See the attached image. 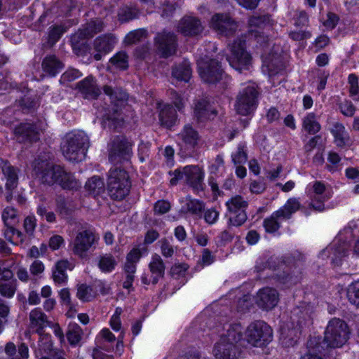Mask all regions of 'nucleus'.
I'll list each match as a JSON object with an SVG mask.
<instances>
[{"mask_svg":"<svg viewBox=\"0 0 359 359\" xmlns=\"http://www.w3.org/2000/svg\"><path fill=\"white\" fill-rule=\"evenodd\" d=\"M77 88L82 97L85 99L95 100L101 93L96 80L91 76H87L79 82Z\"/></svg>","mask_w":359,"mask_h":359,"instance_id":"23","label":"nucleus"},{"mask_svg":"<svg viewBox=\"0 0 359 359\" xmlns=\"http://www.w3.org/2000/svg\"><path fill=\"white\" fill-rule=\"evenodd\" d=\"M83 331L80 326L76 323L70 324L66 333L69 343L75 346L79 344L81 339Z\"/></svg>","mask_w":359,"mask_h":359,"instance_id":"43","label":"nucleus"},{"mask_svg":"<svg viewBox=\"0 0 359 359\" xmlns=\"http://www.w3.org/2000/svg\"><path fill=\"white\" fill-rule=\"evenodd\" d=\"M117 39L113 34L107 33L96 37L93 42V49L96 53L93 55L95 60L99 61L103 55H107L113 50Z\"/></svg>","mask_w":359,"mask_h":359,"instance_id":"18","label":"nucleus"},{"mask_svg":"<svg viewBox=\"0 0 359 359\" xmlns=\"http://www.w3.org/2000/svg\"><path fill=\"white\" fill-rule=\"evenodd\" d=\"M81 74L76 69H67L62 74L60 81L62 82H70L81 76Z\"/></svg>","mask_w":359,"mask_h":359,"instance_id":"58","label":"nucleus"},{"mask_svg":"<svg viewBox=\"0 0 359 359\" xmlns=\"http://www.w3.org/2000/svg\"><path fill=\"white\" fill-rule=\"evenodd\" d=\"M89 146V137L83 131H72L62 138L61 151L67 161L80 162L86 158Z\"/></svg>","mask_w":359,"mask_h":359,"instance_id":"2","label":"nucleus"},{"mask_svg":"<svg viewBox=\"0 0 359 359\" xmlns=\"http://www.w3.org/2000/svg\"><path fill=\"white\" fill-rule=\"evenodd\" d=\"M302 126L305 131L311 135L317 133L321 128L314 113H309L303 118Z\"/></svg>","mask_w":359,"mask_h":359,"instance_id":"40","label":"nucleus"},{"mask_svg":"<svg viewBox=\"0 0 359 359\" xmlns=\"http://www.w3.org/2000/svg\"><path fill=\"white\" fill-rule=\"evenodd\" d=\"M302 208L298 198H290L285 205L276 211V215H280L283 219H290L292 215Z\"/></svg>","mask_w":359,"mask_h":359,"instance_id":"30","label":"nucleus"},{"mask_svg":"<svg viewBox=\"0 0 359 359\" xmlns=\"http://www.w3.org/2000/svg\"><path fill=\"white\" fill-rule=\"evenodd\" d=\"M34 170L41 182L48 185L58 184L65 171V169L60 165L46 162L39 163L35 166Z\"/></svg>","mask_w":359,"mask_h":359,"instance_id":"13","label":"nucleus"},{"mask_svg":"<svg viewBox=\"0 0 359 359\" xmlns=\"http://www.w3.org/2000/svg\"><path fill=\"white\" fill-rule=\"evenodd\" d=\"M231 158L235 165L243 164L247 161V146L245 142H241L238 145L236 151L231 154Z\"/></svg>","mask_w":359,"mask_h":359,"instance_id":"44","label":"nucleus"},{"mask_svg":"<svg viewBox=\"0 0 359 359\" xmlns=\"http://www.w3.org/2000/svg\"><path fill=\"white\" fill-rule=\"evenodd\" d=\"M149 269L151 272V278H149L147 275L144 274L141 279L144 285L157 284L159 279L163 278L165 276V265L161 258L158 254H154L151 256V261L149 264Z\"/></svg>","mask_w":359,"mask_h":359,"instance_id":"19","label":"nucleus"},{"mask_svg":"<svg viewBox=\"0 0 359 359\" xmlns=\"http://www.w3.org/2000/svg\"><path fill=\"white\" fill-rule=\"evenodd\" d=\"M205 26L201 20L196 16L184 15L176 26L177 31L184 36L197 37L204 31Z\"/></svg>","mask_w":359,"mask_h":359,"instance_id":"14","label":"nucleus"},{"mask_svg":"<svg viewBox=\"0 0 359 359\" xmlns=\"http://www.w3.org/2000/svg\"><path fill=\"white\" fill-rule=\"evenodd\" d=\"M262 69L263 72H267L269 76H272L283 69V65L278 58H274L269 62H265Z\"/></svg>","mask_w":359,"mask_h":359,"instance_id":"46","label":"nucleus"},{"mask_svg":"<svg viewBox=\"0 0 359 359\" xmlns=\"http://www.w3.org/2000/svg\"><path fill=\"white\" fill-rule=\"evenodd\" d=\"M184 182L194 190L203 189L204 173L198 165L184 167Z\"/></svg>","mask_w":359,"mask_h":359,"instance_id":"21","label":"nucleus"},{"mask_svg":"<svg viewBox=\"0 0 359 359\" xmlns=\"http://www.w3.org/2000/svg\"><path fill=\"white\" fill-rule=\"evenodd\" d=\"M218 217L219 212L213 208L207 210L204 213V219L210 224L215 223Z\"/></svg>","mask_w":359,"mask_h":359,"instance_id":"63","label":"nucleus"},{"mask_svg":"<svg viewBox=\"0 0 359 359\" xmlns=\"http://www.w3.org/2000/svg\"><path fill=\"white\" fill-rule=\"evenodd\" d=\"M17 210L13 208V207H10V206H8L6 207L3 212H2V218H3V220L6 223L9 219L10 220H13L16 218L17 217Z\"/></svg>","mask_w":359,"mask_h":359,"instance_id":"64","label":"nucleus"},{"mask_svg":"<svg viewBox=\"0 0 359 359\" xmlns=\"http://www.w3.org/2000/svg\"><path fill=\"white\" fill-rule=\"evenodd\" d=\"M56 211L63 217L69 215V210L67 206V203L65 197L58 196L56 199Z\"/></svg>","mask_w":359,"mask_h":359,"instance_id":"54","label":"nucleus"},{"mask_svg":"<svg viewBox=\"0 0 359 359\" xmlns=\"http://www.w3.org/2000/svg\"><path fill=\"white\" fill-rule=\"evenodd\" d=\"M258 91L254 86H248L241 90L236 95V111L243 116L253 112L257 106Z\"/></svg>","mask_w":359,"mask_h":359,"instance_id":"8","label":"nucleus"},{"mask_svg":"<svg viewBox=\"0 0 359 359\" xmlns=\"http://www.w3.org/2000/svg\"><path fill=\"white\" fill-rule=\"evenodd\" d=\"M41 67L45 73L55 76L63 68V64L55 55H50L44 57Z\"/></svg>","mask_w":359,"mask_h":359,"instance_id":"28","label":"nucleus"},{"mask_svg":"<svg viewBox=\"0 0 359 359\" xmlns=\"http://www.w3.org/2000/svg\"><path fill=\"white\" fill-rule=\"evenodd\" d=\"M2 172L6 179V189L13 190L18 184V175L15 168L11 165L5 163L2 166Z\"/></svg>","mask_w":359,"mask_h":359,"instance_id":"39","label":"nucleus"},{"mask_svg":"<svg viewBox=\"0 0 359 359\" xmlns=\"http://www.w3.org/2000/svg\"><path fill=\"white\" fill-rule=\"evenodd\" d=\"M76 297L83 302H90L93 298L92 287L86 284H81L77 287Z\"/></svg>","mask_w":359,"mask_h":359,"instance_id":"49","label":"nucleus"},{"mask_svg":"<svg viewBox=\"0 0 359 359\" xmlns=\"http://www.w3.org/2000/svg\"><path fill=\"white\" fill-rule=\"evenodd\" d=\"M103 90L104 93L108 95L111 100H123L126 99L127 97V95L125 92L122 90L117 91L109 86H104L103 87Z\"/></svg>","mask_w":359,"mask_h":359,"instance_id":"52","label":"nucleus"},{"mask_svg":"<svg viewBox=\"0 0 359 359\" xmlns=\"http://www.w3.org/2000/svg\"><path fill=\"white\" fill-rule=\"evenodd\" d=\"M341 112L346 116L351 117L354 115L355 107L353 104L348 100H345L339 104Z\"/></svg>","mask_w":359,"mask_h":359,"instance_id":"56","label":"nucleus"},{"mask_svg":"<svg viewBox=\"0 0 359 359\" xmlns=\"http://www.w3.org/2000/svg\"><path fill=\"white\" fill-rule=\"evenodd\" d=\"M348 249V243L344 242L339 245L334 244L333 248L332 262L337 266L341 264V259L347 255Z\"/></svg>","mask_w":359,"mask_h":359,"instance_id":"48","label":"nucleus"},{"mask_svg":"<svg viewBox=\"0 0 359 359\" xmlns=\"http://www.w3.org/2000/svg\"><path fill=\"white\" fill-rule=\"evenodd\" d=\"M128 55L125 51L116 53L109 60L111 65L121 69L128 67Z\"/></svg>","mask_w":359,"mask_h":359,"instance_id":"47","label":"nucleus"},{"mask_svg":"<svg viewBox=\"0 0 359 359\" xmlns=\"http://www.w3.org/2000/svg\"><path fill=\"white\" fill-rule=\"evenodd\" d=\"M228 212L231 214L229 219V225L240 226L247 220L246 209L248 202L242 196L236 195L226 202Z\"/></svg>","mask_w":359,"mask_h":359,"instance_id":"9","label":"nucleus"},{"mask_svg":"<svg viewBox=\"0 0 359 359\" xmlns=\"http://www.w3.org/2000/svg\"><path fill=\"white\" fill-rule=\"evenodd\" d=\"M245 41L240 38L229 44L231 55L226 60L231 67L240 72L248 70L251 65V56L245 50Z\"/></svg>","mask_w":359,"mask_h":359,"instance_id":"6","label":"nucleus"},{"mask_svg":"<svg viewBox=\"0 0 359 359\" xmlns=\"http://www.w3.org/2000/svg\"><path fill=\"white\" fill-rule=\"evenodd\" d=\"M131 145L125 137H115L111 144L109 159L111 163L121 162L130 156Z\"/></svg>","mask_w":359,"mask_h":359,"instance_id":"17","label":"nucleus"},{"mask_svg":"<svg viewBox=\"0 0 359 359\" xmlns=\"http://www.w3.org/2000/svg\"><path fill=\"white\" fill-rule=\"evenodd\" d=\"M107 186L112 199H123L129 194L131 187L128 173L121 168H111L108 172Z\"/></svg>","mask_w":359,"mask_h":359,"instance_id":"3","label":"nucleus"},{"mask_svg":"<svg viewBox=\"0 0 359 359\" xmlns=\"http://www.w3.org/2000/svg\"><path fill=\"white\" fill-rule=\"evenodd\" d=\"M280 219H283L282 217L276 215V211L269 217L266 218L263 222L266 231L271 233L277 231L280 227Z\"/></svg>","mask_w":359,"mask_h":359,"instance_id":"45","label":"nucleus"},{"mask_svg":"<svg viewBox=\"0 0 359 359\" xmlns=\"http://www.w3.org/2000/svg\"><path fill=\"white\" fill-rule=\"evenodd\" d=\"M210 27L217 34L230 37L237 33L239 24L235 19L226 13H216L211 18Z\"/></svg>","mask_w":359,"mask_h":359,"instance_id":"10","label":"nucleus"},{"mask_svg":"<svg viewBox=\"0 0 359 359\" xmlns=\"http://www.w3.org/2000/svg\"><path fill=\"white\" fill-rule=\"evenodd\" d=\"M242 338L241 324L229 326L226 334L221 336L214 345L213 355L216 359H238L241 348L238 345Z\"/></svg>","mask_w":359,"mask_h":359,"instance_id":"1","label":"nucleus"},{"mask_svg":"<svg viewBox=\"0 0 359 359\" xmlns=\"http://www.w3.org/2000/svg\"><path fill=\"white\" fill-rule=\"evenodd\" d=\"M98 240V235L91 229L79 231L74 241L73 252L81 258H85L88 250L95 248Z\"/></svg>","mask_w":359,"mask_h":359,"instance_id":"11","label":"nucleus"},{"mask_svg":"<svg viewBox=\"0 0 359 359\" xmlns=\"http://www.w3.org/2000/svg\"><path fill=\"white\" fill-rule=\"evenodd\" d=\"M69 263L67 260L58 261L55 266L53 271V279L57 284H62L67 282V275L66 270L69 268Z\"/></svg>","mask_w":359,"mask_h":359,"instance_id":"37","label":"nucleus"},{"mask_svg":"<svg viewBox=\"0 0 359 359\" xmlns=\"http://www.w3.org/2000/svg\"><path fill=\"white\" fill-rule=\"evenodd\" d=\"M118 16L120 21L127 22L135 18L137 13L130 8H123L119 11Z\"/></svg>","mask_w":359,"mask_h":359,"instance_id":"55","label":"nucleus"},{"mask_svg":"<svg viewBox=\"0 0 359 359\" xmlns=\"http://www.w3.org/2000/svg\"><path fill=\"white\" fill-rule=\"evenodd\" d=\"M46 126V124L41 121L21 123L15 128L14 135L18 142H36L40 140Z\"/></svg>","mask_w":359,"mask_h":359,"instance_id":"7","label":"nucleus"},{"mask_svg":"<svg viewBox=\"0 0 359 359\" xmlns=\"http://www.w3.org/2000/svg\"><path fill=\"white\" fill-rule=\"evenodd\" d=\"M331 133L334 137V142L338 147H344L350 143L349 135L342 123H334L331 129Z\"/></svg>","mask_w":359,"mask_h":359,"instance_id":"32","label":"nucleus"},{"mask_svg":"<svg viewBox=\"0 0 359 359\" xmlns=\"http://www.w3.org/2000/svg\"><path fill=\"white\" fill-rule=\"evenodd\" d=\"M42 339L46 340V343L48 344V348L50 349V355L53 359H65V353L60 350H51L50 346H52L51 341L48 336L43 337Z\"/></svg>","mask_w":359,"mask_h":359,"instance_id":"61","label":"nucleus"},{"mask_svg":"<svg viewBox=\"0 0 359 359\" xmlns=\"http://www.w3.org/2000/svg\"><path fill=\"white\" fill-rule=\"evenodd\" d=\"M177 136L184 147L191 149H194L201 141L198 132L190 124H186Z\"/></svg>","mask_w":359,"mask_h":359,"instance_id":"24","label":"nucleus"},{"mask_svg":"<svg viewBox=\"0 0 359 359\" xmlns=\"http://www.w3.org/2000/svg\"><path fill=\"white\" fill-rule=\"evenodd\" d=\"M58 184L64 189L76 190L81 187V183L77 180L74 176L65 170L64 175L60 177Z\"/></svg>","mask_w":359,"mask_h":359,"instance_id":"41","label":"nucleus"},{"mask_svg":"<svg viewBox=\"0 0 359 359\" xmlns=\"http://www.w3.org/2000/svg\"><path fill=\"white\" fill-rule=\"evenodd\" d=\"M117 264L115 258L110 254H105L99 257L98 267L104 273L112 271Z\"/></svg>","mask_w":359,"mask_h":359,"instance_id":"42","label":"nucleus"},{"mask_svg":"<svg viewBox=\"0 0 359 359\" xmlns=\"http://www.w3.org/2000/svg\"><path fill=\"white\" fill-rule=\"evenodd\" d=\"M159 120L162 126L170 128L177 123V115L175 109L170 105H164L159 112Z\"/></svg>","mask_w":359,"mask_h":359,"instance_id":"27","label":"nucleus"},{"mask_svg":"<svg viewBox=\"0 0 359 359\" xmlns=\"http://www.w3.org/2000/svg\"><path fill=\"white\" fill-rule=\"evenodd\" d=\"M205 209V204L196 199H192L190 196L187 198L186 203L183 206L182 211L185 213H190L197 219L201 218L202 212Z\"/></svg>","mask_w":359,"mask_h":359,"instance_id":"34","label":"nucleus"},{"mask_svg":"<svg viewBox=\"0 0 359 359\" xmlns=\"http://www.w3.org/2000/svg\"><path fill=\"white\" fill-rule=\"evenodd\" d=\"M192 71L187 60L175 65L172 67V76L179 81L188 82L191 77Z\"/></svg>","mask_w":359,"mask_h":359,"instance_id":"29","label":"nucleus"},{"mask_svg":"<svg viewBox=\"0 0 359 359\" xmlns=\"http://www.w3.org/2000/svg\"><path fill=\"white\" fill-rule=\"evenodd\" d=\"M339 20L338 16L333 13H328L327 14V19L324 21L323 25L328 29H334Z\"/></svg>","mask_w":359,"mask_h":359,"instance_id":"62","label":"nucleus"},{"mask_svg":"<svg viewBox=\"0 0 359 359\" xmlns=\"http://www.w3.org/2000/svg\"><path fill=\"white\" fill-rule=\"evenodd\" d=\"M88 193L94 196H98L104 191L103 180L98 176H93L88 180L85 186Z\"/></svg>","mask_w":359,"mask_h":359,"instance_id":"38","label":"nucleus"},{"mask_svg":"<svg viewBox=\"0 0 359 359\" xmlns=\"http://www.w3.org/2000/svg\"><path fill=\"white\" fill-rule=\"evenodd\" d=\"M347 324L341 319H331L326 327L324 342L327 346L337 348L342 346L348 338Z\"/></svg>","mask_w":359,"mask_h":359,"instance_id":"4","label":"nucleus"},{"mask_svg":"<svg viewBox=\"0 0 359 359\" xmlns=\"http://www.w3.org/2000/svg\"><path fill=\"white\" fill-rule=\"evenodd\" d=\"M307 348L308 351L299 359H324L322 353L323 346L316 337L307 341Z\"/></svg>","mask_w":359,"mask_h":359,"instance_id":"33","label":"nucleus"},{"mask_svg":"<svg viewBox=\"0 0 359 359\" xmlns=\"http://www.w3.org/2000/svg\"><path fill=\"white\" fill-rule=\"evenodd\" d=\"M279 301V294L276 290L272 287L260 289L256 297V303L259 307L265 310L273 309Z\"/></svg>","mask_w":359,"mask_h":359,"instance_id":"20","label":"nucleus"},{"mask_svg":"<svg viewBox=\"0 0 359 359\" xmlns=\"http://www.w3.org/2000/svg\"><path fill=\"white\" fill-rule=\"evenodd\" d=\"M170 209V204L164 200L158 201L154 208L156 214L163 215L168 212Z\"/></svg>","mask_w":359,"mask_h":359,"instance_id":"59","label":"nucleus"},{"mask_svg":"<svg viewBox=\"0 0 359 359\" xmlns=\"http://www.w3.org/2000/svg\"><path fill=\"white\" fill-rule=\"evenodd\" d=\"M146 35V32L143 29H137L128 33L126 38L125 41L128 44H133L141 40Z\"/></svg>","mask_w":359,"mask_h":359,"instance_id":"53","label":"nucleus"},{"mask_svg":"<svg viewBox=\"0 0 359 359\" xmlns=\"http://www.w3.org/2000/svg\"><path fill=\"white\" fill-rule=\"evenodd\" d=\"M155 45L163 57L174 55L177 50V36L170 32L163 31L156 34Z\"/></svg>","mask_w":359,"mask_h":359,"instance_id":"16","label":"nucleus"},{"mask_svg":"<svg viewBox=\"0 0 359 359\" xmlns=\"http://www.w3.org/2000/svg\"><path fill=\"white\" fill-rule=\"evenodd\" d=\"M217 111L206 99H200L196 101L194 107V116L199 121L210 118L215 116Z\"/></svg>","mask_w":359,"mask_h":359,"instance_id":"26","label":"nucleus"},{"mask_svg":"<svg viewBox=\"0 0 359 359\" xmlns=\"http://www.w3.org/2000/svg\"><path fill=\"white\" fill-rule=\"evenodd\" d=\"M269 22V17L268 15H252L248 19L249 33L251 36H254L260 44L267 42L269 39L261 34L257 29H262Z\"/></svg>","mask_w":359,"mask_h":359,"instance_id":"22","label":"nucleus"},{"mask_svg":"<svg viewBox=\"0 0 359 359\" xmlns=\"http://www.w3.org/2000/svg\"><path fill=\"white\" fill-rule=\"evenodd\" d=\"M348 302L359 307V280L352 283L347 289Z\"/></svg>","mask_w":359,"mask_h":359,"instance_id":"50","label":"nucleus"},{"mask_svg":"<svg viewBox=\"0 0 359 359\" xmlns=\"http://www.w3.org/2000/svg\"><path fill=\"white\" fill-rule=\"evenodd\" d=\"M4 351L9 359H28L29 357V347L25 342H20L16 346L9 341L5 345Z\"/></svg>","mask_w":359,"mask_h":359,"instance_id":"25","label":"nucleus"},{"mask_svg":"<svg viewBox=\"0 0 359 359\" xmlns=\"http://www.w3.org/2000/svg\"><path fill=\"white\" fill-rule=\"evenodd\" d=\"M348 83L350 85V95L351 96L357 95L359 93L358 77L351 74L348 76Z\"/></svg>","mask_w":359,"mask_h":359,"instance_id":"60","label":"nucleus"},{"mask_svg":"<svg viewBox=\"0 0 359 359\" xmlns=\"http://www.w3.org/2000/svg\"><path fill=\"white\" fill-rule=\"evenodd\" d=\"M292 320L299 329L308 327L312 324V320L306 309L301 310L296 308L292 311Z\"/></svg>","mask_w":359,"mask_h":359,"instance_id":"36","label":"nucleus"},{"mask_svg":"<svg viewBox=\"0 0 359 359\" xmlns=\"http://www.w3.org/2000/svg\"><path fill=\"white\" fill-rule=\"evenodd\" d=\"M30 324L32 327H36V332L41 334L43 327L48 323L47 316L40 309H35L29 313Z\"/></svg>","mask_w":359,"mask_h":359,"instance_id":"35","label":"nucleus"},{"mask_svg":"<svg viewBox=\"0 0 359 359\" xmlns=\"http://www.w3.org/2000/svg\"><path fill=\"white\" fill-rule=\"evenodd\" d=\"M161 252L165 258H170L175 253V249L172 245L167 238H162L158 241Z\"/></svg>","mask_w":359,"mask_h":359,"instance_id":"51","label":"nucleus"},{"mask_svg":"<svg viewBox=\"0 0 359 359\" xmlns=\"http://www.w3.org/2000/svg\"><path fill=\"white\" fill-rule=\"evenodd\" d=\"M198 67L199 74L205 83H215L222 78L224 71L216 60H201L198 61Z\"/></svg>","mask_w":359,"mask_h":359,"instance_id":"12","label":"nucleus"},{"mask_svg":"<svg viewBox=\"0 0 359 359\" xmlns=\"http://www.w3.org/2000/svg\"><path fill=\"white\" fill-rule=\"evenodd\" d=\"M245 337L249 344L254 346L262 347L272 341L273 331L265 322L256 320L247 327Z\"/></svg>","mask_w":359,"mask_h":359,"instance_id":"5","label":"nucleus"},{"mask_svg":"<svg viewBox=\"0 0 359 359\" xmlns=\"http://www.w3.org/2000/svg\"><path fill=\"white\" fill-rule=\"evenodd\" d=\"M105 27L102 20L96 18L86 23L71 38L74 48L79 46L81 41L93 38L95 34L102 32Z\"/></svg>","mask_w":359,"mask_h":359,"instance_id":"15","label":"nucleus"},{"mask_svg":"<svg viewBox=\"0 0 359 359\" xmlns=\"http://www.w3.org/2000/svg\"><path fill=\"white\" fill-rule=\"evenodd\" d=\"M26 233L32 235L36 226V219L33 215H29L25 217L23 224Z\"/></svg>","mask_w":359,"mask_h":359,"instance_id":"57","label":"nucleus"},{"mask_svg":"<svg viewBox=\"0 0 359 359\" xmlns=\"http://www.w3.org/2000/svg\"><path fill=\"white\" fill-rule=\"evenodd\" d=\"M313 192L316 194V196L312 200L309 206L317 211H323L325 208L324 201L326 199L324 196L320 195L325 191V184L320 182L316 181L313 185Z\"/></svg>","mask_w":359,"mask_h":359,"instance_id":"31","label":"nucleus"}]
</instances>
